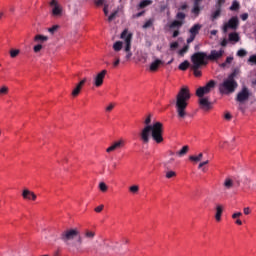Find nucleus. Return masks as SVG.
Segmentation results:
<instances>
[{"label":"nucleus","mask_w":256,"mask_h":256,"mask_svg":"<svg viewBox=\"0 0 256 256\" xmlns=\"http://www.w3.org/2000/svg\"><path fill=\"white\" fill-rule=\"evenodd\" d=\"M151 117L152 115L149 114L144 120L145 126L139 134L140 141H142L144 145H148L152 138L159 145L165 141L163 138V123L155 122L153 125H151Z\"/></svg>","instance_id":"nucleus-1"},{"label":"nucleus","mask_w":256,"mask_h":256,"mask_svg":"<svg viewBox=\"0 0 256 256\" xmlns=\"http://www.w3.org/2000/svg\"><path fill=\"white\" fill-rule=\"evenodd\" d=\"M191 99V92H189V88L184 86L180 89L176 96V111L178 113V117L180 119H185L187 117V101Z\"/></svg>","instance_id":"nucleus-2"},{"label":"nucleus","mask_w":256,"mask_h":256,"mask_svg":"<svg viewBox=\"0 0 256 256\" xmlns=\"http://www.w3.org/2000/svg\"><path fill=\"white\" fill-rule=\"evenodd\" d=\"M235 77H237L236 71L229 74V76L223 80V82L219 85L220 93H223L224 95H229V93H235V89H237L238 87Z\"/></svg>","instance_id":"nucleus-3"},{"label":"nucleus","mask_w":256,"mask_h":256,"mask_svg":"<svg viewBox=\"0 0 256 256\" xmlns=\"http://www.w3.org/2000/svg\"><path fill=\"white\" fill-rule=\"evenodd\" d=\"M120 39L124 40L125 48L124 51L126 53L125 59L129 61L131 57H133V53L131 52V41H133V34L129 33V30L125 29L120 35Z\"/></svg>","instance_id":"nucleus-4"},{"label":"nucleus","mask_w":256,"mask_h":256,"mask_svg":"<svg viewBox=\"0 0 256 256\" xmlns=\"http://www.w3.org/2000/svg\"><path fill=\"white\" fill-rule=\"evenodd\" d=\"M191 62L194 68L205 67L209 63L208 55L205 52H195L191 56Z\"/></svg>","instance_id":"nucleus-5"},{"label":"nucleus","mask_w":256,"mask_h":256,"mask_svg":"<svg viewBox=\"0 0 256 256\" xmlns=\"http://www.w3.org/2000/svg\"><path fill=\"white\" fill-rule=\"evenodd\" d=\"M76 237H79V230L75 229H67L60 234V239L66 245H69V241H73Z\"/></svg>","instance_id":"nucleus-6"},{"label":"nucleus","mask_w":256,"mask_h":256,"mask_svg":"<svg viewBox=\"0 0 256 256\" xmlns=\"http://www.w3.org/2000/svg\"><path fill=\"white\" fill-rule=\"evenodd\" d=\"M216 82L215 80H210L205 86L199 87L196 90L197 97H205V95L211 93L215 89Z\"/></svg>","instance_id":"nucleus-7"},{"label":"nucleus","mask_w":256,"mask_h":256,"mask_svg":"<svg viewBox=\"0 0 256 256\" xmlns=\"http://www.w3.org/2000/svg\"><path fill=\"white\" fill-rule=\"evenodd\" d=\"M239 27V18L237 16H233L232 18L229 19L227 23L224 24L223 26V33H227L229 29H237Z\"/></svg>","instance_id":"nucleus-8"},{"label":"nucleus","mask_w":256,"mask_h":256,"mask_svg":"<svg viewBox=\"0 0 256 256\" xmlns=\"http://www.w3.org/2000/svg\"><path fill=\"white\" fill-rule=\"evenodd\" d=\"M50 7H52L53 17H61V15H63V7L59 5V2H57V0H52L50 2Z\"/></svg>","instance_id":"nucleus-9"},{"label":"nucleus","mask_w":256,"mask_h":256,"mask_svg":"<svg viewBox=\"0 0 256 256\" xmlns=\"http://www.w3.org/2000/svg\"><path fill=\"white\" fill-rule=\"evenodd\" d=\"M251 97V93L249 92V88L243 87L242 90L237 94L236 101L238 103H244Z\"/></svg>","instance_id":"nucleus-10"},{"label":"nucleus","mask_w":256,"mask_h":256,"mask_svg":"<svg viewBox=\"0 0 256 256\" xmlns=\"http://www.w3.org/2000/svg\"><path fill=\"white\" fill-rule=\"evenodd\" d=\"M198 103L200 105V109H203V111H209L213 107V104L207 97H199Z\"/></svg>","instance_id":"nucleus-11"},{"label":"nucleus","mask_w":256,"mask_h":256,"mask_svg":"<svg viewBox=\"0 0 256 256\" xmlns=\"http://www.w3.org/2000/svg\"><path fill=\"white\" fill-rule=\"evenodd\" d=\"M223 55H225V50L223 49H220L219 51L211 50L210 54L208 55V61H219Z\"/></svg>","instance_id":"nucleus-12"},{"label":"nucleus","mask_w":256,"mask_h":256,"mask_svg":"<svg viewBox=\"0 0 256 256\" xmlns=\"http://www.w3.org/2000/svg\"><path fill=\"white\" fill-rule=\"evenodd\" d=\"M122 147H125V140H123V138L119 139L118 141L114 142L110 147H108L106 149V153L117 151V149H122Z\"/></svg>","instance_id":"nucleus-13"},{"label":"nucleus","mask_w":256,"mask_h":256,"mask_svg":"<svg viewBox=\"0 0 256 256\" xmlns=\"http://www.w3.org/2000/svg\"><path fill=\"white\" fill-rule=\"evenodd\" d=\"M106 75H107V70H102L100 73H98L95 76V78H94L95 87H101V85H103V81H104Z\"/></svg>","instance_id":"nucleus-14"},{"label":"nucleus","mask_w":256,"mask_h":256,"mask_svg":"<svg viewBox=\"0 0 256 256\" xmlns=\"http://www.w3.org/2000/svg\"><path fill=\"white\" fill-rule=\"evenodd\" d=\"M87 83V78H84L81 80L73 89L72 91V97H78L79 93H81V89H83V85Z\"/></svg>","instance_id":"nucleus-15"},{"label":"nucleus","mask_w":256,"mask_h":256,"mask_svg":"<svg viewBox=\"0 0 256 256\" xmlns=\"http://www.w3.org/2000/svg\"><path fill=\"white\" fill-rule=\"evenodd\" d=\"M22 197L23 199H28V200L32 199V201H35V199H37V195H35L32 191L27 189L23 190Z\"/></svg>","instance_id":"nucleus-16"},{"label":"nucleus","mask_w":256,"mask_h":256,"mask_svg":"<svg viewBox=\"0 0 256 256\" xmlns=\"http://www.w3.org/2000/svg\"><path fill=\"white\" fill-rule=\"evenodd\" d=\"M201 0H194V6L192 8V13L196 16L199 17V14L201 13Z\"/></svg>","instance_id":"nucleus-17"},{"label":"nucleus","mask_w":256,"mask_h":256,"mask_svg":"<svg viewBox=\"0 0 256 256\" xmlns=\"http://www.w3.org/2000/svg\"><path fill=\"white\" fill-rule=\"evenodd\" d=\"M161 65H163V60L156 59L154 62L150 64V71H157L159 67H161Z\"/></svg>","instance_id":"nucleus-18"},{"label":"nucleus","mask_w":256,"mask_h":256,"mask_svg":"<svg viewBox=\"0 0 256 256\" xmlns=\"http://www.w3.org/2000/svg\"><path fill=\"white\" fill-rule=\"evenodd\" d=\"M201 27V24H195L190 28V35L197 37V35H199V31H201Z\"/></svg>","instance_id":"nucleus-19"},{"label":"nucleus","mask_w":256,"mask_h":256,"mask_svg":"<svg viewBox=\"0 0 256 256\" xmlns=\"http://www.w3.org/2000/svg\"><path fill=\"white\" fill-rule=\"evenodd\" d=\"M184 21L174 20L170 25V29H181L183 27Z\"/></svg>","instance_id":"nucleus-20"},{"label":"nucleus","mask_w":256,"mask_h":256,"mask_svg":"<svg viewBox=\"0 0 256 256\" xmlns=\"http://www.w3.org/2000/svg\"><path fill=\"white\" fill-rule=\"evenodd\" d=\"M34 41L36 43H45L46 41H49V37L38 34L34 37Z\"/></svg>","instance_id":"nucleus-21"},{"label":"nucleus","mask_w":256,"mask_h":256,"mask_svg":"<svg viewBox=\"0 0 256 256\" xmlns=\"http://www.w3.org/2000/svg\"><path fill=\"white\" fill-rule=\"evenodd\" d=\"M221 215H223V206L217 205L215 214L216 221H221Z\"/></svg>","instance_id":"nucleus-22"},{"label":"nucleus","mask_w":256,"mask_h":256,"mask_svg":"<svg viewBox=\"0 0 256 256\" xmlns=\"http://www.w3.org/2000/svg\"><path fill=\"white\" fill-rule=\"evenodd\" d=\"M221 17V8L216 7V10L212 12L211 14V21H215L216 19H219Z\"/></svg>","instance_id":"nucleus-23"},{"label":"nucleus","mask_w":256,"mask_h":256,"mask_svg":"<svg viewBox=\"0 0 256 256\" xmlns=\"http://www.w3.org/2000/svg\"><path fill=\"white\" fill-rule=\"evenodd\" d=\"M189 67H191V63L185 60L184 62L180 63V65L178 66V69H180V71H187Z\"/></svg>","instance_id":"nucleus-24"},{"label":"nucleus","mask_w":256,"mask_h":256,"mask_svg":"<svg viewBox=\"0 0 256 256\" xmlns=\"http://www.w3.org/2000/svg\"><path fill=\"white\" fill-rule=\"evenodd\" d=\"M233 186H234L233 180L231 178H226L224 181L225 189H227V190L233 189Z\"/></svg>","instance_id":"nucleus-25"},{"label":"nucleus","mask_w":256,"mask_h":256,"mask_svg":"<svg viewBox=\"0 0 256 256\" xmlns=\"http://www.w3.org/2000/svg\"><path fill=\"white\" fill-rule=\"evenodd\" d=\"M229 41H234V43H239V34L237 32H232L228 36Z\"/></svg>","instance_id":"nucleus-26"},{"label":"nucleus","mask_w":256,"mask_h":256,"mask_svg":"<svg viewBox=\"0 0 256 256\" xmlns=\"http://www.w3.org/2000/svg\"><path fill=\"white\" fill-rule=\"evenodd\" d=\"M189 153V146H183L180 151L177 152L178 157H184V155H187Z\"/></svg>","instance_id":"nucleus-27"},{"label":"nucleus","mask_w":256,"mask_h":256,"mask_svg":"<svg viewBox=\"0 0 256 256\" xmlns=\"http://www.w3.org/2000/svg\"><path fill=\"white\" fill-rule=\"evenodd\" d=\"M232 63H233V56H228L226 58L225 62L220 64V67H222V69H225V67H227V65H231Z\"/></svg>","instance_id":"nucleus-28"},{"label":"nucleus","mask_w":256,"mask_h":256,"mask_svg":"<svg viewBox=\"0 0 256 256\" xmlns=\"http://www.w3.org/2000/svg\"><path fill=\"white\" fill-rule=\"evenodd\" d=\"M113 49L116 51V53H119L121 49H123V43L121 41H117L113 44Z\"/></svg>","instance_id":"nucleus-29"},{"label":"nucleus","mask_w":256,"mask_h":256,"mask_svg":"<svg viewBox=\"0 0 256 256\" xmlns=\"http://www.w3.org/2000/svg\"><path fill=\"white\" fill-rule=\"evenodd\" d=\"M241 5L239 4V2L237 0H234L232 2V5L230 6V11H239Z\"/></svg>","instance_id":"nucleus-30"},{"label":"nucleus","mask_w":256,"mask_h":256,"mask_svg":"<svg viewBox=\"0 0 256 256\" xmlns=\"http://www.w3.org/2000/svg\"><path fill=\"white\" fill-rule=\"evenodd\" d=\"M190 69L193 71L195 77H201L202 73H201V70H199V69H201V67L195 68L194 65H191Z\"/></svg>","instance_id":"nucleus-31"},{"label":"nucleus","mask_w":256,"mask_h":256,"mask_svg":"<svg viewBox=\"0 0 256 256\" xmlns=\"http://www.w3.org/2000/svg\"><path fill=\"white\" fill-rule=\"evenodd\" d=\"M61 26L59 25H53L52 27L48 28V33H50V35H55L57 33V31H59Z\"/></svg>","instance_id":"nucleus-32"},{"label":"nucleus","mask_w":256,"mask_h":256,"mask_svg":"<svg viewBox=\"0 0 256 256\" xmlns=\"http://www.w3.org/2000/svg\"><path fill=\"white\" fill-rule=\"evenodd\" d=\"M153 3V0H144L140 2L139 7L140 9H145V7H149Z\"/></svg>","instance_id":"nucleus-33"},{"label":"nucleus","mask_w":256,"mask_h":256,"mask_svg":"<svg viewBox=\"0 0 256 256\" xmlns=\"http://www.w3.org/2000/svg\"><path fill=\"white\" fill-rule=\"evenodd\" d=\"M189 159L194 161V163H199L203 159V153L198 154L197 156H190Z\"/></svg>","instance_id":"nucleus-34"},{"label":"nucleus","mask_w":256,"mask_h":256,"mask_svg":"<svg viewBox=\"0 0 256 256\" xmlns=\"http://www.w3.org/2000/svg\"><path fill=\"white\" fill-rule=\"evenodd\" d=\"M84 236L86 237V239H93L95 237V232L91 230H86L84 232Z\"/></svg>","instance_id":"nucleus-35"},{"label":"nucleus","mask_w":256,"mask_h":256,"mask_svg":"<svg viewBox=\"0 0 256 256\" xmlns=\"http://www.w3.org/2000/svg\"><path fill=\"white\" fill-rule=\"evenodd\" d=\"M187 51H189V45H185L181 50H179L178 54L180 57H184Z\"/></svg>","instance_id":"nucleus-36"},{"label":"nucleus","mask_w":256,"mask_h":256,"mask_svg":"<svg viewBox=\"0 0 256 256\" xmlns=\"http://www.w3.org/2000/svg\"><path fill=\"white\" fill-rule=\"evenodd\" d=\"M185 17H187V15H185V13H183V12H178L176 14V19H178V21H184L185 22Z\"/></svg>","instance_id":"nucleus-37"},{"label":"nucleus","mask_w":256,"mask_h":256,"mask_svg":"<svg viewBox=\"0 0 256 256\" xmlns=\"http://www.w3.org/2000/svg\"><path fill=\"white\" fill-rule=\"evenodd\" d=\"M173 177H177V173L175 171H168L166 173V179H173Z\"/></svg>","instance_id":"nucleus-38"},{"label":"nucleus","mask_w":256,"mask_h":256,"mask_svg":"<svg viewBox=\"0 0 256 256\" xmlns=\"http://www.w3.org/2000/svg\"><path fill=\"white\" fill-rule=\"evenodd\" d=\"M7 93H9V87L7 86H2L0 88V95H7Z\"/></svg>","instance_id":"nucleus-39"},{"label":"nucleus","mask_w":256,"mask_h":256,"mask_svg":"<svg viewBox=\"0 0 256 256\" xmlns=\"http://www.w3.org/2000/svg\"><path fill=\"white\" fill-rule=\"evenodd\" d=\"M118 13H119V10H115V11L108 17L109 23H111V21H113V19H115V17H117Z\"/></svg>","instance_id":"nucleus-40"},{"label":"nucleus","mask_w":256,"mask_h":256,"mask_svg":"<svg viewBox=\"0 0 256 256\" xmlns=\"http://www.w3.org/2000/svg\"><path fill=\"white\" fill-rule=\"evenodd\" d=\"M118 13H119V10H115V11L108 17L109 23H111V21H113V19H115V17H117Z\"/></svg>","instance_id":"nucleus-41"},{"label":"nucleus","mask_w":256,"mask_h":256,"mask_svg":"<svg viewBox=\"0 0 256 256\" xmlns=\"http://www.w3.org/2000/svg\"><path fill=\"white\" fill-rule=\"evenodd\" d=\"M149 27H153V20H148L144 23V25L142 26V28L144 29H149Z\"/></svg>","instance_id":"nucleus-42"},{"label":"nucleus","mask_w":256,"mask_h":256,"mask_svg":"<svg viewBox=\"0 0 256 256\" xmlns=\"http://www.w3.org/2000/svg\"><path fill=\"white\" fill-rule=\"evenodd\" d=\"M248 63H250L251 65H256V54L251 55L248 59Z\"/></svg>","instance_id":"nucleus-43"},{"label":"nucleus","mask_w":256,"mask_h":256,"mask_svg":"<svg viewBox=\"0 0 256 256\" xmlns=\"http://www.w3.org/2000/svg\"><path fill=\"white\" fill-rule=\"evenodd\" d=\"M41 49H43V45L42 44H37L33 47V51L34 53H39L41 52Z\"/></svg>","instance_id":"nucleus-44"},{"label":"nucleus","mask_w":256,"mask_h":256,"mask_svg":"<svg viewBox=\"0 0 256 256\" xmlns=\"http://www.w3.org/2000/svg\"><path fill=\"white\" fill-rule=\"evenodd\" d=\"M130 193H138L139 192V186L133 185L129 188Z\"/></svg>","instance_id":"nucleus-45"},{"label":"nucleus","mask_w":256,"mask_h":256,"mask_svg":"<svg viewBox=\"0 0 256 256\" xmlns=\"http://www.w3.org/2000/svg\"><path fill=\"white\" fill-rule=\"evenodd\" d=\"M99 189L100 191H102L103 193H105V191H107V184H105V182H101L99 184Z\"/></svg>","instance_id":"nucleus-46"},{"label":"nucleus","mask_w":256,"mask_h":256,"mask_svg":"<svg viewBox=\"0 0 256 256\" xmlns=\"http://www.w3.org/2000/svg\"><path fill=\"white\" fill-rule=\"evenodd\" d=\"M95 5H97V7H101V5H107V1L106 0H95Z\"/></svg>","instance_id":"nucleus-47"},{"label":"nucleus","mask_w":256,"mask_h":256,"mask_svg":"<svg viewBox=\"0 0 256 256\" xmlns=\"http://www.w3.org/2000/svg\"><path fill=\"white\" fill-rule=\"evenodd\" d=\"M246 55H247V52L245 51V49H240L237 52L238 57H245Z\"/></svg>","instance_id":"nucleus-48"},{"label":"nucleus","mask_w":256,"mask_h":256,"mask_svg":"<svg viewBox=\"0 0 256 256\" xmlns=\"http://www.w3.org/2000/svg\"><path fill=\"white\" fill-rule=\"evenodd\" d=\"M17 55H19V50L15 49L10 51V57H12L13 59L14 57H17Z\"/></svg>","instance_id":"nucleus-49"},{"label":"nucleus","mask_w":256,"mask_h":256,"mask_svg":"<svg viewBox=\"0 0 256 256\" xmlns=\"http://www.w3.org/2000/svg\"><path fill=\"white\" fill-rule=\"evenodd\" d=\"M240 19H242V21H247V19H249V14L243 13L242 15H240Z\"/></svg>","instance_id":"nucleus-50"},{"label":"nucleus","mask_w":256,"mask_h":256,"mask_svg":"<svg viewBox=\"0 0 256 256\" xmlns=\"http://www.w3.org/2000/svg\"><path fill=\"white\" fill-rule=\"evenodd\" d=\"M224 3H225V0H218L217 4H216V7L221 9V7L224 5Z\"/></svg>","instance_id":"nucleus-51"},{"label":"nucleus","mask_w":256,"mask_h":256,"mask_svg":"<svg viewBox=\"0 0 256 256\" xmlns=\"http://www.w3.org/2000/svg\"><path fill=\"white\" fill-rule=\"evenodd\" d=\"M115 108V104L111 103L109 106L106 107V111L111 112Z\"/></svg>","instance_id":"nucleus-52"},{"label":"nucleus","mask_w":256,"mask_h":256,"mask_svg":"<svg viewBox=\"0 0 256 256\" xmlns=\"http://www.w3.org/2000/svg\"><path fill=\"white\" fill-rule=\"evenodd\" d=\"M103 12L105 15H109V4H105Z\"/></svg>","instance_id":"nucleus-53"},{"label":"nucleus","mask_w":256,"mask_h":256,"mask_svg":"<svg viewBox=\"0 0 256 256\" xmlns=\"http://www.w3.org/2000/svg\"><path fill=\"white\" fill-rule=\"evenodd\" d=\"M145 14V11L139 12L137 14H134L133 17L136 19H139V17H143V15Z\"/></svg>","instance_id":"nucleus-54"},{"label":"nucleus","mask_w":256,"mask_h":256,"mask_svg":"<svg viewBox=\"0 0 256 256\" xmlns=\"http://www.w3.org/2000/svg\"><path fill=\"white\" fill-rule=\"evenodd\" d=\"M177 47H179V42H173L170 44L171 49H177Z\"/></svg>","instance_id":"nucleus-55"},{"label":"nucleus","mask_w":256,"mask_h":256,"mask_svg":"<svg viewBox=\"0 0 256 256\" xmlns=\"http://www.w3.org/2000/svg\"><path fill=\"white\" fill-rule=\"evenodd\" d=\"M241 215H243V213L241 212H236L232 215V219H238V217H241Z\"/></svg>","instance_id":"nucleus-56"},{"label":"nucleus","mask_w":256,"mask_h":256,"mask_svg":"<svg viewBox=\"0 0 256 256\" xmlns=\"http://www.w3.org/2000/svg\"><path fill=\"white\" fill-rule=\"evenodd\" d=\"M233 116H231V113L227 112L225 115H224V118L226 119V121H231Z\"/></svg>","instance_id":"nucleus-57"},{"label":"nucleus","mask_w":256,"mask_h":256,"mask_svg":"<svg viewBox=\"0 0 256 256\" xmlns=\"http://www.w3.org/2000/svg\"><path fill=\"white\" fill-rule=\"evenodd\" d=\"M195 37L196 36L190 34V37L187 39V43H193L195 41Z\"/></svg>","instance_id":"nucleus-58"},{"label":"nucleus","mask_w":256,"mask_h":256,"mask_svg":"<svg viewBox=\"0 0 256 256\" xmlns=\"http://www.w3.org/2000/svg\"><path fill=\"white\" fill-rule=\"evenodd\" d=\"M103 207H104L103 205H100V206L96 207L95 212L96 213H101V211H103Z\"/></svg>","instance_id":"nucleus-59"},{"label":"nucleus","mask_w":256,"mask_h":256,"mask_svg":"<svg viewBox=\"0 0 256 256\" xmlns=\"http://www.w3.org/2000/svg\"><path fill=\"white\" fill-rule=\"evenodd\" d=\"M119 63H121V59L119 57L116 58V61L113 63L114 67H118Z\"/></svg>","instance_id":"nucleus-60"},{"label":"nucleus","mask_w":256,"mask_h":256,"mask_svg":"<svg viewBox=\"0 0 256 256\" xmlns=\"http://www.w3.org/2000/svg\"><path fill=\"white\" fill-rule=\"evenodd\" d=\"M209 164V161L208 160H206V161H204V162H201L200 164H199V166H198V169H201L202 167H204V165H208Z\"/></svg>","instance_id":"nucleus-61"},{"label":"nucleus","mask_w":256,"mask_h":256,"mask_svg":"<svg viewBox=\"0 0 256 256\" xmlns=\"http://www.w3.org/2000/svg\"><path fill=\"white\" fill-rule=\"evenodd\" d=\"M227 39H223L222 41H221V43H220V45H221V47H227Z\"/></svg>","instance_id":"nucleus-62"},{"label":"nucleus","mask_w":256,"mask_h":256,"mask_svg":"<svg viewBox=\"0 0 256 256\" xmlns=\"http://www.w3.org/2000/svg\"><path fill=\"white\" fill-rule=\"evenodd\" d=\"M251 213V209L249 207L244 208V215H249Z\"/></svg>","instance_id":"nucleus-63"},{"label":"nucleus","mask_w":256,"mask_h":256,"mask_svg":"<svg viewBox=\"0 0 256 256\" xmlns=\"http://www.w3.org/2000/svg\"><path fill=\"white\" fill-rule=\"evenodd\" d=\"M172 37H179V30H175L172 34Z\"/></svg>","instance_id":"nucleus-64"}]
</instances>
